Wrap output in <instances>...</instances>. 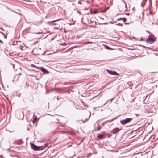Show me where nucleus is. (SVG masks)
Listing matches in <instances>:
<instances>
[{
  "label": "nucleus",
  "instance_id": "obj_3",
  "mask_svg": "<svg viewBox=\"0 0 158 158\" xmlns=\"http://www.w3.org/2000/svg\"><path fill=\"white\" fill-rule=\"evenodd\" d=\"M31 148L34 150H39L40 149V147L37 146L33 143H31Z\"/></svg>",
  "mask_w": 158,
  "mask_h": 158
},
{
  "label": "nucleus",
  "instance_id": "obj_5",
  "mask_svg": "<svg viewBox=\"0 0 158 158\" xmlns=\"http://www.w3.org/2000/svg\"><path fill=\"white\" fill-rule=\"evenodd\" d=\"M121 130V128L119 129L118 128H114L113 129L112 131V132L113 134H115L116 133L118 132L120 130Z\"/></svg>",
  "mask_w": 158,
  "mask_h": 158
},
{
  "label": "nucleus",
  "instance_id": "obj_9",
  "mask_svg": "<svg viewBox=\"0 0 158 158\" xmlns=\"http://www.w3.org/2000/svg\"><path fill=\"white\" fill-rule=\"evenodd\" d=\"M119 19L120 20H123L124 22H125L127 20L125 18H120Z\"/></svg>",
  "mask_w": 158,
  "mask_h": 158
},
{
  "label": "nucleus",
  "instance_id": "obj_16",
  "mask_svg": "<svg viewBox=\"0 0 158 158\" xmlns=\"http://www.w3.org/2000/svg\"><path fill=\"white\" fill-rule=\"evenodd\" d=\"M106 11V10H103L102 12H105Z\"/></svg>",
  "mask_w": 158,
  "mask_h": 158
},
{
  "label": "nucleus",
  "instance_id": "obj_2",
  "mask_svg": "<svg viewBox=\"0 0 158 158\" xmlns=\"http://www.w3.org/2000/svg\"><path fill=\"white\" fill-rule=\"evenodd\" d=\"M132 119V118H127L120 121L121 123L123 125L125 124L130 122Z\"/></svg>",
  "mask_w": 158,
  "mask_h": 158
},
{
  "label": "nucleus",
  "instance_id": "obj_14",
  "mask_svg": "<svg viewBox=\"0 0 158 158\" xmlns=\"http://www.w3.org/2000/svg\"><path fill=\"white\" fill-rule=\"evenodd\" d=\"M31 66H32V67H35L36 66H35L33 64H32L31 65Z\"/></svg>",
  "mask_w": 158,
  "mask_h": 158
},
{
  "label": "nucleus",
  "instance_id": "obj_11",
  "mask_svg": "<svg viewBox=\"0 0 158 158\" xmlns=\"http://www.w3.org/2000/svg\"><path fill=\"white\" fill-rule=\"evenodd\" d=\"M101 129V127L99 126V127H98L96 129H95L94 130V131H99V130H100V129Z\"/></svg>",
  "mask_w": 158,
  "mask_h": 158
},
{
  "label": "nucleus",
  "instance_id": "obj_19",
  "mask_svg": "<svg viewBox=\"0 0 158 158\" xmlns=\"http://www.w3.org/2000/svg\"><path fill=\"white\" fill-rule=\"evenodd\" d=\"M0 42H1V43H2V41H1V40L0 41Z\"/></svg>",
  "mask_w": 158,
  "mask_h": 158
},
{
  "label": "nucleus",
  "instance_id": "obj_10",
  "mask_svg": "<svg viewBox=\"0 0 158 158\" xmlns=\"http://www.w3.org/2000/svg\"><path fill=\"white\" fill-rule=\"evenodd\" d=\"M104 46L105 48L106 49H109V50L110 49V48L109 46H108L107 45H104Z\"/></svg>",
  "mask_w": 158,
  "mask_h": 158
},
{
  "label": "nucleus",
  "instance_id": "obj_18",
  "mask_svg": "<svg viewBox=\"0 0 158 158\" xmlns=\"http://www.w3.org/2000/svg\"><path fill=\"white\" fill-rule=\"evenodd\" d=\"M4 37H5V38H7L6 36V35L5 36H4Z\"/></svg>",
  "mask_w": 158,
  "mask_h": 158
},
{
  "label": "nucleus",
  "instance_id": "obj_17",
  "mask_svg": "<svg viewBox=\"0 0 158 158\" xmlns=\"http://www.w3.org/2000/svg\"><path fill=\"white\" fill-rule=\"evenodd\" d=\"M93 42H89L88 43V44H89V43H92Z\"/></svg>",
  "mask_w": 158,
  "mask_h": 158
},
{
  "label": "nucleus",
  "instance_id": "obj_6",
  "mask_svg": "<svg viewBox=\"0 0 158 158\" xmlns=\"http://www.w3.org/2000/svg\"><path fill=\"white\" fill-rule=\"evenodd\" d=\"M97 137L100 139H103L104 138V136L103 135L100 134L97 136Z\"/></svg>",
  "mask_w": 158,
  "mask_h": 158
},
{
  "label": "nucleus",
  "instance_id": "obj_20",
  "mask_svg": "<svg viewBox=\"0 0 158 158\" xmlns=\"http://www.w3.org/2000/svg\"><path fill=\"white\" fill-rule=\"evenodd\" d=\"M125 6H126V7H127V5H126V4H125Z\"/></svg>",
  "mask_w": 158,
  "mask_h": 158
},
{
  "label": "nucleus",
  "instance_id": "obj_7",
  "mask_svg": "<svg viewBox=\"0 0 158 158\" xmlns=\"http://www.w3.org/2000/svg\"><path fill=\"white\" fill-rule=\"evenodd\" d=\"M41 70H42V71H43V72L45 73H48V70H47L46 69L43 68H41Z\"/></svg>",
  "mask_w": 158,
  "mask_h": 158
},
{
  "label": "nucleus",
  "instance_id": "obj_4",
  "mask_svg": "<svg viewBox=\"0 0 158 158\" xmlns=\"http://www.w3.org/2000/svg\"><path fill=\"white\" fill-rule=\"evenodd\" d=\"M107 71L108 73L110 74L113 75H118V74L116 72L114 71H112L109 70H107Z\"/></svg>",
  "mask_w": 158,
  "mask_h": 158
},
{
  "label": "nucleus",
  "instance_id": "obj_13",
  "mask_svg": "<svg viewBox=\"0 0 158 158\" xmlns=\"http://www.w3.org/2000/svg\"><path fill=\"white\" fill-rule=\"evenodd\" d=\"M93 12L94 14H96L98 13V12L97 10H94L93 11Z\"/></svg>",
  "mask_w": 158,
  "mask_h": 158
},
{
  "label": "nucleus",
  "instance_id": "obj_12",
  "mask_svg": "<svg viewBox=\"0 0 158 158\" xmlns=\"http://www.w3.org/2000/svg\"><path fill=\"white\" fill-rule=\"evenodd\" d=\"M62 19H57V20H53V21H52L51 22H50V23H52V22H56L57 21H59L60 20Z\"/></svg>",
  "mask_w": 158,
  "mask_h": 158
},
{
  "label": "nucleus",
  "instance_id": "obj_8",
  "mask_svg": "<svg viewBox=\"0 0 158 158\" xmlns=\"http://www.w3.org/2000/svg\"><path fill=\"white\" fill-rule=\"evenodd\" d=\"M38 121V118L36 116L34 117L33 119V120L32 122L34 124L35 123L37 122Z\"/></svg>",
  "mask_w": 158,
  "mask_h": 158
},
{
  "label": "nucleus",
  "instance_id": "obj_22",
  "mask_svg": "<svg viewBox=\"0 0 158 158\" xmlns=\"http://www.w3.org/2000/svg\"><path fill=\"white\" fill-rule=\"evenodd\" d=\"M0 156H1H1H2V155H1Z\"/></svg>",
  "mask_w": 158,
  "mask_h": 158
},
{
  "label": "nucleus",
  "instance_id": "obj_15",
  "mask_svg": "<svg viewBox=\"0 0 158 158\" xmlns=\"http://www.w3.org/2000/svg\"><path fill=\"white\" fill-rule=\"evenodd\" d=\"M141 41H144V40H144V39H142V38H141Z\"/></svg>",
  "mask_w": 158,
  "mask_h": 158
},
{
  "label": "nucleus",
  "instance_id": "obj_1",
  "mask_svg": "<svg viewBox=\"0 0 158 158\" xmlns=\"http://www.w3.org/2000/svg\"><path fill=\"white\" fill-rule=\"evenodd\" d=\"M156 40V38L154 36L150 35L149 36L148 38L146 40V42L147 43L152 44L154 43Z\"/></svg>",
  "mask_w": 158,
  "mask_h": 158
},
{
  "label": "nucleus",
  "instance_id": "obj_21",
  "mask_svg": "<svg viewBox=\"0 0 158 158\" xmlns=\"http://www.w3.org/2000/svg\"><path fill=\"white\" fill-rule=\"evenodd\" d=\"M57 100H58L59 99V98H57Z\"/></svg>",
  "mask_w": 158,
  "mask_h": 158
}]
</instances>
